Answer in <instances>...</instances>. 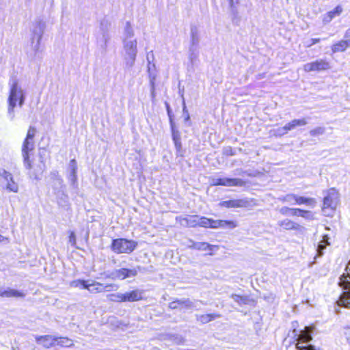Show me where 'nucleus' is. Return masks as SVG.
Listing matches in <instances>:
<instances>
[{"label": "nucleus", "mask_w": 350, "mask_h": 350, "mask_svg": "<svg viewBox=\"0 0 350 350\" xmlns=\"http://www.w3.org/2000/svg\"><path fill=\"white\" fill-rule=\"evenodd\" d=\"M211 185L224 187H243L245 185V181L241 178L219 176L212 178Z\"/></svg>", "instance_id": "nucleus-9"}, {"label": "nucleus", "mask_w": 350, "mask_h": 350, "mask_svg": "<svg viewBox=\"0 0 350 350\" xmlns=\"http://www.w3.org/2000/svg\"><path fill=\"white\" fill-rule=\"evenodd\" d=\"M36 342L45 348H50L56 345L57 338L51 335L40 336L36 337Z\"/></svg>", "instance_id": "nucleus-20"}, {"label": "nucleus", "mask_w": 350, "mask_h": 350, "mask_svg": "<svg viewBox=\"0 0 350 350\" xmlns=\"http://www.w3.org/2000/svg\"><path fill=\"white\" fill-rule=\"evenodd\" d=\"M219 204L226 208H242L247 206L249 202L246 199H233L223 201Z\"/></svg>", "instance_id": "nucleus-18"}, {"label": "nucleus", "mask_w": 350, "mask_h": 350, "mask_svg": "<svg viewBox=\"0 0 350 350\" xmlns=\"http://www.w3.org/2000/svg\"><path fill=\"white\" fill-rule=\"evenodd\" d=\"M237 226L238 224L236 221L222 219V229L232 230L237 228Z\"/></svg>", "instance_id": "nucleus-39"}, {"label": "nucleus", "mask_w": 350, "mask_h": 350, "mask_svg": "<svg viewBox=\"0 0 350 350\" xmlns=\"http://www.w3.org/2000/svg\"><path fill=\"white\" fill-rule=\"evenodd\" d=\"M182 98H183V112L184 113H188L187 109H186V105H185V99L183 98V94L181 95Z\"/></svg>", "instance_id": "nucleus-54"}, {"label": "nucleus", "mask_w": 350, "mask_h": 350, "mask_svg": "<svg viewBox=\"0 0 350 350\" xmlns=\"http://www.w3.org/2000/svg\"><path fill=\"white\" fill-rule=\"evenodd\" d=\"M343 12V8L341 5H337L334 10L327 12L321 16L322 22L323 25L329 23L334 18L339 16Z\"/></svg>", "instance_id": "nucleus-16"}, {"label": "nucleus", "mask_w": 350, "mask_h": 350, "mask_svg": "<svg viewBox=\"0 0 350 350\" xmlns=\"http://www.w3.org/2000/svg\"><path fill=\"white\" fill-rule=\"evenodd\" d=\"M137 44L136 39L123 40L124 61L129 68H131L135 64L137 53Z\"/></svg>", "instance_id": "nucleus-6"}, {"label": "nucleus", "mask_w": 350, "mask_h": 350, "mask_svg": "<svg viewBox=\"0 0 350 350\" xmlns=\"http://www.w3.org/2000/svg\"><path fill=\"white\" fill-rule=\"evenodd\" d=\"M312 327L306 326L304 329L299 331V334L297 333L295 329L293 331L295 333V336H297V350H314L312 345H307L306 347L301 345L302 344H307L312 340Z\"/></svg>", "instance_id": "nucleus-8"}, {"label": "nucleus", "mask_w": 350, "mask_h": 350, "mask_svg": "<svg viewBox=\"0 0 350 350\" xmlns=\"http://www.w3.org/2000/svg\"><path fill=\"white\" fill-rule=\"evenodd\" d=\"M9 95L8 98V116L13 120L15 117V108L18 105L22 107L26 100V91L19 84L16 77L9 80Z\"/></svg>", "instance_id": "nucleus-2"}, {"label": "nucleus", "mask_w": 350, "mask_h": 350, "mask_svg": "<svg viewBox=\"0 0 350 350\" xmlns=\"http://www.w3.org/2000/svg\"><path fill=\"white\" fill-rule=\"evenodd\" d=\"M327 245H329L328 238L327 236H325L323 240L319 242L317 248V255L319 256H321L323 254V250L325 249Z\"/></svg>", "instance_id": "nucleus-34"}, {"label": "nucleus", "mask_w": 350, "mask_h": 350, "mask_svg": "<svg viewBox=\"0 0 350 350\" xmlns=\"http://www.w3.org/2000/svg\"><path fill=\"white\" fill-rule=\"evenodd\" d=\"M143 291L135 289L124 293V301L133 302L143 299Z\"/></svg>", "instance_id": "nucleus-19"}, {"label": "nucleus", "mask_w": 350, "mask_h": 350, "mask_svg": "<svg viewBox=\"0 0 350 350\" xmlns=\"http://www.w3.org/2000/svg\"><path fill=\"white\" fill-rule=\"evenodd\" d=\"M170 126H171V130H172V137L173 142L175 141H179L180 140V135L179 131L176 129L174 123L173 122L172 120L170 119Z\"/></svg>", "instance_id": "nucleus-40"}, {"label": "nucleus", "mask_w": 350, "mask_h": 350, "mask_svg": "<svg viewBox=\"0 0 350 350\" xmlns=\"http://www.w3.org/2000/svg\"><path fill=\"white\" fill-rule=\"evenodd\" d=\"M199 215H187L185 217H177L176 220L178 221L180 225L183 227L195 228L198 226Z\"/></svg>", "instance_id": "nucleus-15"}, {"label": "nucleus", "mask_w": 350, "mask_h": 350, "mask_svg": "<svg viewBox=\"0 0 350 350\" xmlns=\"http://www.w3.org/2000/svg\"><path fill=\"white\" fill-rule=\"evenodd\" d=\"M162 339L170 340L176 345H183L185 342V338L178 334H166L163 335Z\"/></svg>", "instance_id": "nucleus-24"}, {"label": "nucleus", "mask_w": 350, "mask_h": 350, "mask_svg": "<svg viewBox=\"0 0 350 350\" xmlns=\"http://www.w3.org/2000/svg\"><path fill=\"white\" fill-rule=\"evenodd\" d=\"M349 335H350V330H349ZM347 339L348 342H349V343H350V337H349V336H348V337L347 338Z\"/></svg>", "instance_id": "nucleus-59"}, {"label": "nucleus", "mask_w": 350, "mask_h": 350, "mask_svg": "<svg viewBox=\"0 0 350 350\" xmlns=\"http://www.w3.org/2000/svg\"><path fill=\"white\" fill-rule=\"evenodd\" d=\"M278 224L285 230H299L301 227L299 224L288 219L279 221Z\"/></svg>", "instance_id": "nucleus-26"}, {"label": "nucleus", "mask_w": 350, "mask_h": 350, "mask_svg": "<svg viewBox=\"0 0 350 350\" xmlns=\"http://www.w3.org/2000/svg\"><path fill=\"white\" fill-rule=\"evenodd\" d=\"M330 68V63L325 59H318L304 65V70L306 72H322Z\"/></svg>", "instance_id": "nucleus-10"}, {"label": "nucleus", "mask_w": 350, "mask_h": 350, "mask_svg": "<svg viewBox=\"0 0 350 350\" xmlns=\"http://www.w3.org/2000/svg\"><path fill=\"white\" fill-rule=\"evenodd\" d=\"M45 28V23L40 19L33 21L30 27L29 44L27 49V55L31 60H40L42 58L44 49L40 41Z\"/></svg>", "instance_id": "nucleus-1"}, {"label": "nucleus", "mask_w": 350, "mask_h": 350, "mask_svg": "<svg viewBox=\"0 0 350 350\" xmlns=\"http://www.w3.org/2000/svg\"><path fill=\"white\" fill-rule=\"evenodd\" d=\"M320 38H312L310 40L306 42V46L310 47L311 46L319 42Z\"/></svg>", "instance_id": "nucleus-47"}, {"label": "nucleus", "mask_w": 350, "mask_h": 350, "mask_svg": "<svg viewBox=\"0 0 350 350\" xmlns=\"http://www.w3.org/2000/svg\"><path fill=\"white\" fill-rule=\"evenodd\" d=\"M175 148L178 152H180L182 145H181V140L179 141H175L174 142Z\"/></svg>", "instance_id": "nucleus-51"}, {"label": "nucleus", "mask_w": 350, "mask_h": 350, "mask_svg": "<svg viewBox=\"0 0 350 350\" xmlns=\"http://www.w3.org/2000/svg\"><path fill=\"white\" fill-rule=\"evenodd\" d=\"M296 199V195L293 193L287 194L282 198H280V200L284 202H287L289 204L295 205L296 204L295 202Z\"/></svg>", "instance_id": "nucleus-41"}, {"label": "nucleus", "mask_w": 350, "mask_h": 350, "mask_svg": "<svg viewBox=\"0 0 350 350\" xmlns=\"http://www.w3.org/2000/svg\"><path fill=\"white\" fill-rule=\"evenodd\" d=\"M137 274V271L135 269L122 268L111 271L107 277L112 280H122L127 278L135 277Z\"/></svg>", "instance_id": "nucleus-12"}, {"label": "nucleus", "mask_w": 350, "mask_h": 350, "mask_svg": "<svg viewBox=\"0 0 350 350\" xmlns=\"http://www.w3.org/2000/svg\"><path fill=\"white\" fill-rule=\"evenodd\" d=\"M344 273L339 278L338 284L343 292L337 301L338 306L350 308V261Z\"/></svg>", "instance_id": "nucleus-3"}, {"label": "nucleus", "mask_w": 350, "mask_h": 350, "mask_svg": "<svg viewBox=\"0 0 350 350\" xmlns=\"http://www.w3.org/2000/svg\"><path fill=\"white\" fill-rule=\"evenodd\" d=\"M299 217L308 219L312 217V215L310 211L301 209V213L299 214Z\"/></svg>", "instance_id": "nucleus-48"}, {"label": "nucleus", "mask_w": 350, "mask_h": 350, "mask_svg": "<svg viewBox=\"0 0 350 350\" xmlns=\"http://www.w3.org/2000/svg\"><path fill=\"white\" fill-rule=\"evenodd\" d=\"M86 282L87 281H85V280H74L71 282L70 285L72 287H79L82 289H84V286L86 284Z\"/></svg>", "instance_id": "nucleus-44"}, {"label": "nucleus", "mask_w": 350, "mask_h": 350, "mask_svg": "<svg viewBox=\"0 0 350 350\" xmlns=\"http://www.w3.org/2000/svg\"><path fill=\"white\" fill-rule=\"evenodd\" d=\"M0 296L3 297H25V293L21 291L9 288L6 289L0 288Z\"/></svg>", "instance_id": "nucleus-21"}, {"label": "nucleus", "mask_w": 350, "mask_h": 350, "mask_svg": "<svg viewBox=\"0 0 350 350\" xmlns=\"http://www.w3.org/2000/svg\"><path fill=\"white\" fill-rule=\"evenodd\" d=\"M239 0H229L230 5L231 8H233L234 4H237L238 3Z\"/></svg>", "instance_id": "nucleus-53"}, {"label": "nucleus", "mask_w": 350, "mask_h": 350, "mask_svg": "<svg viewBox=\"0 0 350 350\" xmlns=\"http://www.w3.org/2000/svg\"><path fill=\"white\" fill-rule=\"evenodd\" d=\"M113 287H116V290L118 288V286L113 284L105 285L97 282L88 284L87 281L84 289H87L91 293H97L103 291H109L111 289H113Z\"/></svg>", "instance_id": "nucleus-13"}, {"label": "nucleus", "mask_w": 350, "mask_h": 350, "mask_svg": "<svg viewBox=\"0 0 350 350\" xmlns=\"http://www.w3.org/2000/svg\"><path fill=\"white\" fill-rule=\"evenodd\" d=\"M345 38H350V28H349L345 33Z\"/></svg>", "instance_id": "nucleus-55"}, {"label": "nucleus", "mask_w": 350, "mask_h": 350, "mask_svg": "<svg viewBox=\"0 0 350 350\" xmlns=\"http://www.w3.org/2000/svg\"><path fill=\"white\" fill-rule=\"evenodd\" d=\"M51 177L55 180L57 183L62 187L63 186V180L60 177L58 172L54 171L51 173Z\"/></svg>", "instance_id": "nucleus-43"}, {"label": "nucleus", "mask_w": 350, "mask_h": 350, "mask_svg": "<svg viewBox=\"0 0 350 350\" xmlns=\"http://www.w3.org/2000/svg\"><path fill=\"white\" fill-rule=\"evenodd\" d=\"M322 212L325 216H332L339 200V193L335 188H330L324 191Z\"/></svg>", "instance_id": "nucleus-4"}, {"label": "nucleus", "mask_w": 350, "mask_h": 350, "mask_svg": "<svg viewBox=\"0 0 350 350\" xmlns=\"http://www.w3.org/2000/svg\"><path fill=\"white\" fill-rule=\"evenodd\" d=\"M196 50V49H193L192 51H190V55H189V58L191 59V61L193 62L194 59L196 58V55L195 54V51Z\"/></svg>", "instance_id": "nucleus-52"}, {"label": "nucleus", "mask_w": 350, "mask_h": 350, "mask_svg": "<svg viewBox=\"0 0 350 350\" xmlns=\"http://www.w3.org/2000/svg\"><path fill=\"white\" fill-rule=\"evenodd\" d=\"M56 338V345H59L61 347H70L73 345L72 341L68 338L59 337Z\"/></svg>", "instance_id": "nucleus-36"}, {"label": "nucleus", "mask_w": 350, "mask_h": 350, "mask_svg": "<svg viewBox=\"0 0 350 350\" xmlns=\"http://www.w3.org/2000/svg\"><path fill=\"white\" fill-rule=\"evenodd\" d=\"M169 306L172 309L191 308L192 302L188 299H180L170 303Z\"/></svg>", "instance_id": "nucleus-22"}, {"label": "nucleus", "mask_w": 350, "mask_h": 350, "mask_svg": "<svg viewBox=\"0 0 350 350\" xmlns=\"http://www.w3.org/2000/svg\"><path fill=\"white\" fill-rule=\"evenodd\" d=\"M349 46H350V39L342 40L333 44L332 46V51L334 53L342 52L345 51Z\"/></svg>", "instance_id": "nucleus-25"}, {"label": "nucleus", "mask_w": 350, "mask_h": 350, "mask_svg": "<svg viewBox=\"0 0 350 350\" xmlns=\"http://www.w3.org/2000/svg\"><path fill=\"white\" fill-rule=\"evenodd\" d=\"M0 176L3 179L1 184L3 189L10 192L16 193L18 191V185L14 181L11 173L2 170L0 171Z\"/></svg>", "instance_id": "nucleus-11"}, {"label": "nucleus", "mask_w": 350, "mask_h": 350, "mask_svg": "<svg viewBox=\"0 0 350 350\" xmlns=\"http://www.w3.org/2000/svg\"><path fill=\"white\" fill-rule=\"evenodd\" d=\"M189 245L188 247L190 248H193L197 250L201 251H208L212 250L213 245L206 243V242H195L192 240H189Z\"/></svg>", "instance_id": "nucleus-23"}, {"label": "nucleus", "mask_w": 350, "mask_h": 350, "mask_svg": "<svg viewBox=\"0 0 350 350\" xmlns=\"http://www.w3.org/2000/svg\"><path fill=\"white\" fill-rule=\"evenodd\" d=\"M301 209H300V208H292L291 215L299 217V214L301 213Z\"/></svg>", "instance_id": "nucleus-49"}, {"label": "nucleus", "mask_w": 350, "mask_h": 350, "mask_svg": "<svg viewBox=\"0 0 350 350\" xmlns=\"http://www.w3.org/2000/svg\"><path fill=\"white\" fill-rule=\"evenodd\" d=\"M219 317L220 314H206L198 316L197 319L202 323H206Z\"/></svg>", "instance_id": "nucleus-29"}, {"label": "nucleus", "mask_w": 350, "mask_h": 350, "mask_svg": "<svg viewBox=\"0 0 350 350\" xmlns=\"http://www.w3.org/2000/svg\"><path fill=\"white\" fill-rule=\"evenodd\" d=\"M147 59L148 62V69L149 72H150L151 67H150V62L149 60V55H148ZM150 86H151V96L152 98H154L155 96L154 80H155L156 76L152 75V73H150Z\"/></svg>", "instance_id": "nucleus-37"}, {"label": "nucleus", "mask_w": 350, "mask_h": 350, "mask_svg": "<svg viewBox=\"0 0 350 350\" xmlns=\"http://www.w3.org/2000/svg\"><path fill=\"white\" fill-rule=\"evenodd\" d=\"M222 227V219H212V228L218 229Z\"/></svg>", "instance_id": "nucleus-45"}, {"label": "nucleus", "mask_w": 350, "mask_h": 350, "mask_svg": "<svg viewBox=\"0 0 350 350\" xmlns=\"http://www.w3.org/2000/svg\"><path fill=\"white\" fill-rule=\"evenodd\" d=\"M189 120V113H187V116L185 118V120L187 121Z\"/></svg>", "instance_id": "nucleus-57"}, {"label": "nucleus", "mask_w": 350, "mask_h": 350, "mask_svg": "<svg viewBox=\"0 0 350 350\" xmlns=\"http://www.w3.org/2000/svg\"><path fill=\"white\" fill-rule=\"evenodd\" d=\"M3 239H4V237L0 234V242L3 241Z\"/></svg>", "instance_id": "nucleus-58"}, {"label": "nucleus", "mask_w": 350, "mask_h": 350, "mask_svg": "<svg viewBox=\"0 0 350 350\" xmlns=\"http://www.w3.org/2000/svg\"><path fill=\"white\" fill-rule=\"evenodd\" d=\"M292 208L283 206L280 209V213L283 215H291Z\"/></svg>", "instance_id": "nucleus-46"}, {"label": "nucleus", "mask_w": 350, "mask_h": 350, "mask_svg": "<svg viewBox=\"0 0 350 350\" xmlns=\"http://www.w3.org/2000/svg\"><path fill=\"white\" fill-rule=\"evenodd\" d=\"M289 131V128L286 124L282 127H279L275 129H273L271 131V133L275 137H281L286 134Z\"/></svg>", "instance_id": "nucleus-33"}, {"label": "nucleus", "mask_w": 350, "mask_h": 350, "mask_svg": "<svg viewBox=\"0 0 350 350\" xmlns=\"http://www.w3.org/2000/svg\"><path fill=\"white\" fill-rule=\"evenodd\" d=\"M165 105H166V108H167V113H168V115L170 116V120L171 118H170V106H169V105L167 103H165Z\"/></svg>", "instance_id": "nucleus-56"}, {"label": "nucleus", "mask_w": 350, "mask_h": 350, "mask_svg": "<svg viewBox=\"0 0 350 350\" xmlns=\"http://www.w3.org/2000/svg\"><path fill=\"white\" fill-rule=\"evenodd\" d=\"M295 202L297 205L306 204L310 207H314L316 204V200L314 198H306L297 195H296Z\"/></svg>", "instance_id": "nucleus-27"}, {"label": "nucleus", "mask_w": 350, "mask_h": 350, "mask_svg": "<svg viewBox=\"0 0 350 350\" xmlns=\"http://www.w3.org/2000/svg\"><path fill=\"white\" fill-rule=\"evenodd\" d=\"M137 246V242L126 239H117L112 241L111 249L117 254H131Z\"/></svg>", "instance_id": "nucleus-7"}, {"label": "nucleus", "mask_w": 350, "mask_h": 350, "mask_svg": "<svg viewBox=\"0 0 350 350\" xmlns=\"http://www.w3.org/2000/svg\"><path fill=\"white\" fill-rule=\"evenodd\" d=\"M325 131V129L324 127L319 126V127L312 129L310 131V135L312 137H316V136H319V135H321L324 134Z\"/></svg>", "instance_id": "nucleus-42"}, {"label": "nucleus", "mask_w": 350, "mask_h": 350, "mask_svg": "<svg viewBox=\"0 0 350 350\" xmlns=\"http://www.w3.org/2000/svg\"><path fill=\"white\" fill-rule=\"evenodd\" d=\"M108 299L111 301L113 302H124V293H116L109 295Z\"/></svg>", "instance_id": "nucleus-38"}, {"label": "nucleus", "mask_w": 350, "mask_h": 350, "mask_svg": "<svg viewBox=\"0 0 350 350\" xmlns=\"http://www.w3.org/2000/svg\"><path fill=\"white\" fill-rule=\"evenodd\" d=\"M69 174L68 176V179L70 181L71 185L74 188L77 187V163L75 159L70 160L69 163Z\"/></svg>", "instance_id": "nucleus-17"}, {"label": "nucleus", "mask_w": 350, "mask_h": 350, "mask_svg": "<svg viewBox=\"0 0 350 350\" xmlns=\"http://www.w3.org/2000/svg\"><path fill=\"white\" fill-rule=\"evenodd\" d=\"M100 36L97 37V42L100 44V47L106 49L107 43L110 40V35L108 32V23L107 21H102L100 23Z\"/></svg>", "instance_id": "nucleus-14"}, {"label": "nucleus", "mask_w": 350, "mask_h": 350, "mask_svg": "<svg viewBox=\"0 0 350 350\" xmlns=\"http://www.w3.org/2000/svg\"><path fill=\"white\" fill-rule=\"evenodd\" d=\"M198 226L212 228V219L199 216Z\"/></svg>", "instance_id": "nucleus-32"}, {"label": "nucleus", "mask_w": 350, "mask_h": 350, "mask_svg": "<svg viewBox=\"0 0 350 350\" xmlns=\"http://www.w3.org/2000/svg\"><path fill=\"white\" fill-rule=\"evenodd\" d=\"M133 29L131 25V23L127 21L124 27L123 40H133Z\"/></svg>", "instance_id": "nucleus-30"}, {"label": "nucleus", "mask_w": 350, "mask_h": 350, "mask_svg": "<svg viewBox=\"0 0 350 350\" xmlns=\"http://www.w3.org/2000/svg\"><path fill=\"white\" fill-rule=\"evenodd\" d=\"M199 36L198 31L196 29H191V43L189 51H192L193 49H197L199 44Z\"/></svg>", "instance_id": "nucleus-28"}, {"label": "nucleus", "mask_w": 350, "mask_h": 350, "mask_svg": "<svg viewBox=\"0 0 350 350\" xmlns=\"http://www.w3.org/2000/svg\"><path fill=\"white\" fill-rule=\"evenodd\" d=\"M308 124L307 120L305 118L302 119H295L290 122L287 123L289 130L291 131L297 126H304Z\"/></svg>", "instance_id": "nucleus-31"}, {"label": "nucleus", "mask_w": 350, "mask_h": 350, "mask_svg": "<svg viewBox=\"0 0 350 350\" xmlns=\"http://www.w3.org/2000/svg\"><path fill=\"white\" fill-rule=\"evenodd\" d=\"M36 133V129L34 126H30L27 136L22 146V155L23 158L24 165L26 169H31V164L29 159V153L34 149V137Z\"/></svg>", "instance_id": "nucleus-5"}, {"label": "nucleus", "mask_w": 350, "mask_h": 350, "mask_svg": "<svg viewBox=\"0 0 350 350\" xmlns=\"http://www.w3.org/2000/svg\"><path fill=\"white\" fill-rule=\"evenodd\" d=\"M230 297L239 306L245 305L248 303V297L247 296L232 294Z\"/></svg>", "instance_id": "nucleus-35"}, {"label": "nucleus", "mask_w": 350, "mask_h": 350, "mask_svg": "<svg viewBox=\"0 0 350 350\" xmlns=\"http://www.w3.org/2000/svg\"><path fill=\"white\" fill-rule=\"evenodd\" d=\"M69 242L72 244V245H75V243H76V237H75V234L73 232H71L70 236H69Z\"/></svg>", "instance_id": "nucleus-50"}]
</instances>
